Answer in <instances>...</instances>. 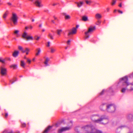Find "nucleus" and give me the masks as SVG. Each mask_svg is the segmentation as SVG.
I'll use <instances>...</instances> for the list:
<instances>
[{
  "label": "nucleus",
  "instance_id": "nucleus-39",
  "mask_svg": "<svg viewBox=\"0 0 133 133\" xmlns=\"http://www.w3.org/2000/svg\"><path fill=\"white\" fill-rule=\"evenodd\" d=\"M22 124V127H24L26 126V124L25 123H21Z\"/></svg>",
  "mask_w": 133,
  "mask_h": 133
},
{
  "label": "nucleus",
  "instance_id": "nucleus-63",
  "mask_svg": "<svg viewBox=\"0 0 133 133\" xmlns=\"http://www.w3.org/2000/svg\"><path fill=\"white\" fill-rule=\"evenodd\" d=\"M32 22H34V19H32Z\"/></svg>",
  "mask_w": 133,
  "mask_h": 133
},
{
  "label": "nucleus",
  "instance_id": "nucleus-4",
  "mask_svg": "<svg viewBox=\"0 0 133 133\" xmlns=\"http://www.w3.org/2000/svg\"><path fill=\"white\" fill-rule=\"evenodd\" d=\"M116 109V106L114 104H108L106 105V110L108 112L114 113L115 112Z\"/></svg>",
  "mask_w": 133,
  "mask_h": 133
},
{
  "label": "nucleus",
  "instance_id": "nucleus-9",
  "mask_svg": "<svg viewBox=\"0 0 133 133\" xmlns=\"http://www.w3.org/2000/svg\"><path fill=\"white\" fill-rule=\"evenodd\" d=\"M34 3L36 6L39 8L42 6L41 4V0H36V1L34 2Z\"/></svg>",
  "mask_w": 133,
  "mask_h": 133
},
{
  "label": "nucleus",
  "instance_id": "nucleus-60",
  "mask_svg": "<svg viewBox=\"0 0 133 133\" xmlns=\"http://www.w3.org/2000/svg\"><path fill=\"white\" fill-rule=\"evenodd\" d=\"M35 59V58H33V59H32V61H34Z\"/></svg>",
  "mask_w": 133,
  "mask_h": 133
},
{
  "label": "nucleus",
  "instance_id": "nucleus-11",
  "mask_svg": "<svg viewBox=\"0 0 133 133\" xmlns=\"http://www.w3.org/2000/svg\"><path fill=\"white\" fill-rule=\"evenodd\" d=\"M44 64L45 65V66H49V65L48 63V62L50 60V59L48 57H44Z\"/></svg>",
  "mask_w": 133,
  "mask_h": 133
},
{
  "label": "nucleus",
  "instance_id": "nucleus-30",
  "mask_svg": "<svg viewBox=\"0 0 133 133\" xmlns=\"http://www.w3.org/2000/svg\"><path fill=\"white\" fill-rule=\"evenodd\" d=\"M62 31V30H57V33L58 35L59 36H60L61 32Z\"/></svg>",
  "mask_w": 133,
  "mask_h": 133
},
{
  "label": "nucleus",
  "instance_id": "nucleus-64",
  "mask_svg": "<svg viewBox=\"0 0 133 133\" xmlns=\"http://www.w3.org/2000/svg\"><path fill=\"white\" fill-rule=\"evenodd\" d=\"M16 133H19V132L18 131H17L16 132Z\"/></svg>",
  "mask_w": 133,
  "mask_h": 133
},
{
  "label": "nucleus",
  "instance_id": "nucleus-25",
  "mask_svg": "<svg viewBox=\"0 0 133 133\" xmlns=\"http://www.w3.org/2000/svg\"><path fill=\"white\" fill-rule=\"evenodd\" d=\"M28 36V34L26 32L24 31L22 35V37L24 38H26Z\"/></svg>",
  "mask_w": 133,
  "mask_h": 133
},
{
  "label": "nucleus",
  "instance_id": "nucleus-18",
  "mask_svg": "<svg viewBox=\"0 0 133 133\" xmlns=\"http://www.w3.org/2000/svg\"><path fill=\"white\" fill-rule=\"evenodd\" d=\"M51 128L52 127L51 126H48L45 129V130L43 132V133H47L51 129Z\"/></svg>",
  "mask_w": 133,
  "mask_h": 133
},
{
  "label": "nucleus",
  "instance_id": "nucleus-24",
  "mask_svg": "<svg viewBox=\"0 0 133 133\" xmlns=\"http://www.w3.org/2000/svg\"><path fill=\"white\" fill-rule=\"evenodd\" d=\"M9 13V11H6L4 14L3 16V18H5Z\"/></svg>",
  "mask_w": 133,
  "mask_h": 133
},
{
  "label": "nucleus",
  "instance_id": "nucleus-21",
  "mask_svg": "<svg viewBox=\"0 0 133 133\" xmlns=\"http://www.w3.org/2000/svg\"><path fill=\"white\" fill-rule=\"evenodd\" d=\"M82 21L85 22L89 21L88 17L86 16H82Z\"/></svg>",
  "mask_w": 133,
  "mask_h": 133
},
{
  "label": "nucleus",
  "instance_id": "nucleus-27",
  "mask_svg": "<svg viewBox=\"0 0 133 133\" xmlns=\"http://www.w3.org/2000/svg\"><path fill=\"white\" fill-rule=\"evenodd\" d=\"M25 64L24 62L23 61H21V66L23 68L25 67Z\"/></svg>",
  "mask_w": 133,
  "mask_h": 133
},
{
  "label": "nucleus",
  "instance_id": "nucleus-15",
  "mask_svg": "<svg viewBox=\"0 0 133 133\" xmlns=\"http://www.w3.org/2000/svg\"><path fill=\"white\" fill-rule=\"evenodd\" d=\"M133 115L131 114H129L127 116V118L129 121H132V120Z\"/></svg>",
  "mask_w": 133,
  "mask_h": 133
},
{
  "label": "nucleus",
  "instance_id": "nucleus-56",
  "mask_svg": "<svg viewBox=\"0 0 133 133\" xmlns=\"http://www.w3.org/2000/svg\"><path fill=\"white\" fill-rule=\"evenodd\" d=\"M45 31V30L44 29H43L42 30V31L43 32L44 31Z\"/></svg>",
  "mask_w": 133,
  "mask_h": 133
},
{
  "label": "nucleus",
  "instance_id": "nucleus-45",
  "mask_svg": "<svg viewBox=\"0 0 133 133\" xmlns=\"http://www.w3.org/2000/svg\"><path fill=\"white\" fill-rule=\"evenodd\" d=\"M101 23V22L100 21H97V24L98 25H99Z\"/></svg>",
  "mask_w": 133,
  "mask_h": 133
},
{
  "label": "nucleus",
  "instance_id": "nucleus-35",
  "mask_svg": "<svg viewBox=\"0 0 133 133\" xmlns=\"http://www.w3.org/2000/svg\"><path fill=\"white\" fill-rule=\"evenodd\" d=\"M86 3L87 4L90 5V4L91 3V1H88L87 0L85 1Z\"/></svg>",
  "mask_w": 133,
  "mask_h": 133
},
{
  "label": "nucleus",
  "instance_id": "nucleus-3",
  "mask_svg": "<svg viewBox=\"0 0 133 133\" xmlns=\"http://www.w3.org/2000/svg\"><path fill=\"white\" fill-rule=\"evenodd\" d=\"M96 29L95 26H91L88 28V30L84 32V39H86L90 37V35Z\"/></svg>",
  "mask_w": 133,
  "mask_h": 133
},
{
  "label": "nucleus",
  "instance_id": "nucleus-16",
  "mask_svg": "<svg viewBox=\"0 0 133 133\" xmlns=\"http://www.w3.org/2000/svg\"><path fill=\"white\" fill-rule=\"evenodd\" d=\"M2 133H14L12 131L9 129L5 130Z\"/></svg>",
  "mask_w": 133,
  "mask_h": 133
},
{
  "label": "nucleus",
  "instance_id": "nucleus-61",
  "mask_svg": "<svg viewBox=\"0 0 133 133\" xmlns=\"http://www.w3.org/2000/svg\"><path fill=\"white\" fill-rule=\"evenodd\" d=\"M75 131H76V132H78V131L77 130V129H75Z\"/></svg>",
  "mask_w": 133,
  "mask_h": 133
},
{
  "label": "nucleus",
  "instance_id": "nucleus-28",
  "mask_svg": "<svg viewBox=\"0 0 133 133\" xmlns=\"http://www.w3.org/2000/svg\"><path fill=\"white\" fill-rule=\"evenodd\" d=\"M6 60L5 59L3 58H0V62L3 63H4Z\"/></svg>",
  "mask_w": 133,
  "mask_h": 133
},
{
  "label": "nucleus",
  "instance_id": "nucleus-34",
  "mask_svg": "<svg viewBox=\"0 0 133 133\" xmlns=\"http://www.w3.org/2000/svg\"><path fill=\"white\" fill-rule=\"evenodd\" d=\"M105 104H103L100 106V108L102 110H103L104 109L103 108Z\"/></svg>",
  "mask_w": 133,
  "mask_h": 133
},
{
  "label": "nucleus",
  "instance_id": "nucleus-10",
  "mask_svg": "<svg viewBox=\"0 0 133 133\" xmlns=\"http://www.w3.org/2000/svg\"><path fill=\"white\" fill-rule=\"evenodd\" d=\"M18 49L23 53L25 52H26V51H30V50L28 48H26L24 50L23 47L20 46H18Z\"/></svg>",
  "mask_w": 133,
  "mask_h": 133
},
{
  "label": "nucleus",
  "instance_id": "nucleus-58",
  "mask_svg": "<svg viewBox=\"0 0 133 133\" xmlns=\"http://www.w3.org/2000/svg\"><path fill=\"white\" fill-rule=\"evenodd\" d=\"M56 4H55V3H54L53 4H52V5L53 6H55V5H56Z\"/></svg>",
  "mask_w": 133,
  "mask_h": 133
},
{
  "label": "nucleus",
  "instance_id": "nucleus-53",
  "mask_svg": "<svg viewBox=\"0 0 133 133\" xmlns=\"http://www.w3.org/2000/svg\"><path fill=\"white\" fill-rule=\"evenodd\" d=\"M8 5H11V4L10 3H8Z\"/></svg>",
  "mask_w": 133,
  "mask_h": 133
},
{
  "label": "nucleus",
  "instance_id": "nucleus-44",
  "mask_svg": "<svg viewBox=\"0 0 133 133\" xmlns=\"http://www.w3.org/2000/svg\"><path fill=\"white\" fill-rule=\"evenodd\" d=\"M29 29H31L33 27L31 25H30L28 26Z\"/></svg>",
  "mask_w": 133,
  "mask_h": 133
},
{
  "label": "nucleus",
  "instance_id": "nucleus-2",
  "mask_svg": "<svg viewBox=\"0 0 133 133\" xmlns=\"http://www.w3.org/2000/svg\"><path fill=\"white\" fill-rule=\"evenodd\" d=\"M98 116L97 115H94L92 116L91 119L93 122L96 123H98L100 124H105L108 123V117L105 116H103L97 119Z\"/></svg>",
  "mask_w": 133,
  "mask_h": 133
},
{
  "label": "nucleus",
  "instance_id": "nucleus-1",
  "mask_svg": "<svg viewBox=\"0 0 133 133\" xmlns=\"http://www.w3.org/2000/svg\"><path fill=\"white\" fill-rule=\"evenodd\" d=\"M117 86V88L122 89L121 92L122 93H124L127 91L133 90V82L130 83L128 82L127 76L120 78Z\"/></svg>",
  "mask_w": 133,
  "mask_h": 133
},
{
  "label": "nucleus",
  "instance_id": "nucleus-26",
  "mask_svg": "<svg viewBox=\"0 0 133 133\" xmlns=\"http://www.w3.org/2000/svg\"><path fill=\"white\" fill-rule=\"evenodd\" d=\"M50 49V52L52 53L55 52L56 50V49L54 48H51Z\"/></svg>",
  "mask_w": 133,
  "mask_h": 133
},
{
  "label": "nucleus",
  "instance_id": "nucleus-22",
  "mask_svg": "<svg viewBox=\"0 0 133 133\" xmlns=\"http://www.w3.org/2000/svg\"><path fill=\"white\" fill-rule=\"evenodd\" d=\"M75 3L77 5V6L78 7H81L83 4V2L82 1L80 2H76Z\"/></svg>",
  "mask_w": 133,
  "mask_h": 133
},
{
  "label": "nucleus",
  "instance_id": "nucleus-19",
  "mask_svg": "<svg viewBox=\"0 0 133 133\" xmlns=\"http://www.w3.org/2000/svg\"><path fill=\"white\" fill-rule=\"evenodd\" d=\"M101 15L99 13L96 14L95 15V18L98 20L102 18Z\"/></svg>",
  "mask_w": 133,
  "mask_h": 133
},
{
  "label": "nucleus",
  "instance_id": "nucleus-13",
  "mask_svg": "<svg viewBox=\"0 0 133 133\" xmlns=\"http://www.w3.org/2000/svg\"><path fill=\"white\" fill-rule=\"evenodd\" d=\"M51 32H52V34L49 32L48 36L49 37L50 39H54V38L53 35H54V33L52 30L51 31Z\"/></svg>",
  "mask_w": 133,
  "mask_h": 133
},
{
  "label": "nucleus",
  "instance_id": "nucleus-31",
  "mask_svg": "<svg viewBox=\"0 0 133 133\" xmlns=\"http://www.w3.org/2000/svg\"><path fill=\"white\" fill-rule=\"evenodd\" d=\"M17 80V79H16V80L15 81H14L13 79H12V80H10L9 81V84H12L15 82V81H16Z\"/></svg>",
  "mask_w": 133,
  "mask_h": 133
},
{
  "label": "nucleus",
  "instance_id": "nucleus-50",
  "mask_svg": "<svg viewBox=\"0 0 133 133\" xmlns=\"http://www.w3.org/2000/svg\"><path fill=\"white\" fill-rule=\"evenodd\" d=\"M28 29H29V27L28 26H26L25 27V29L26 30Z\"/></svg>",
  "mask_w": 133,
  "mask_h": 133
},
{
  "label": "nucleus",
  "instance_id": "nucleus-52",
  "mask_svg": "<svg viewBox=\"0 0 133 133\" xmlns=\"http://www.w3.org/2000/svg\"><path fill=\"white\" fill-rule=\"evenodd\" d=\"M29 51H27L25 52H26V55H28V52Z\"/></svg>",
  "mask_w": 133,
  "mask_h": 133
},
{
  "label": "nucleus",
  "instance_id": "nucleus-7",
  "mask_svg": "<svg viewBox=\"0 0 133 133\" xmlns=\"http://www.w3.org/2000/svg\"><path fill=\"white\" fill-rule=\"evenodd\" d=\"M71 127H63L59 129L58 131V133H62L63 132L68 130L71 128Z\"/></svg>",
  "mask_w": 133,
  "mask_h": 133
},
{
  "label": "nucleus",
  "instance_id": "nucleus-14",
  "mask_svg": "<svg viewBox=\"0 0 133 133\" xmlns=\"http://www.w3.org/2000/svg\"><path fill=\"white\" fill-rule=\"evenodd\" d=\"M63 15L65 17V19L68 20L70 19L71 18V16L67 14L66 13H63Z\"/></svg>",
  "mask_w": 133,
  "mask_h": 133
},
{
  "label": "nucleus",
  "instance_id": "nucleus-41",
  "mask_svg": "<svg viewBox=\"0 0 133 133\" xmlns=\"http://www.w3.org/2000/svg\"><path fill=\"white\" fill-rule=\"evenodd\" d=\"M71 42V40H68L67 42V44L68 45H70V43Z\"/></svg>",
  "mask_w": 133,
  "mask_h": 133
},
{
  "label": "nucleus",
  "instance_id": "nucleus-57",
  "mask_svg": "<svg viewBox=\"0 0 133 133\" xmlns=\"http://www.w3.org/2000/svg\"><path fill=\"white\" fill-rule=\"evenodd\" d=\"M8 60L9 61H11V59L10 58H8Z\"/></svg>",
  "mask_w": 133,
  "mask_h": 133
},
{
  "label": "nucleus",
  "instance_id": "nucleus-5",
  "mask_svg": "<svg viewBox=\"0 0 133 133\" xmlns=\"http://www.w3.org/2000/svg\"><path fill=\"white\" fill-rule=\"evenodd\" d=\"M18 18L16 14L14 13L12 14V16L11 17V20L12 21L15 25L17 24V22Z\"/></svg>",
  "mask_w": 133,
  "mask_h": 133
},
{
  "label": "nucleus",
  "instance_id": "nucleus-23",
  "mask_svg": "<svg viewBox=\"0 0 133 133\" xmlns=\"http://www.w3.org/2000/svg\"><path fill=\"white\" fill-rule=\"evenodd\" d=\"M11 68H12L14 69H16L17 68V64H12L10 66Z\"/></svg>",
  "mask_w": 133,
  "mask_h": 133
},
{
  "label": "nucleus",
  "instance_id": "nucleus-46",
  "mask_svg": "<svg viewBox=\"0 0 133 133\" xmlns=\"http://www.w3.org/2000/svg\"><path fill=\"white\" fill-rule=\"evenodd\" d=\"M118 11L119 13H120L121 14H122L123 13L122 11H121V10H118Z\"/></svg>",
  "mask_w": 133,
  "mask_h": 133
},
{
  "label": "nucleus",
  "instance_id": "nucleus-32",
  "mask_svg": "<svg viewBox=\"0 0 133 133\" xmlns=\"http://www.w3.org/2000/svg\"><path fill=\"white\" fill-rule=\"evenodd\" d=\"M126 126L125 125H122L121 126L117 128V129H118L119 128H120L121 129H122L123 128L126 127Z\"/></svg>",
  "mask_w": 133,
  "mask_h": 133
},
{
  "label": "nucleus",
  "instance_id": "nucleus-6",
  "mask_svg": "<svg viewBox=\"0 0 133 133\" xmlns=\"http://www.w3.org/2000/svg\"><path fill=\"white\" fill-rule=\"evenodd\" d=\"M1 74L2 75H5L6 74V69L3 66H1L0 68Z\"/></svg>",
  "mask_w": 133,
  "mask_h": 133
},
{
  "label": "nucleus",
  "instance_id": "nucleus-33",
  "mask_svg": "<svg viewBox=\"0 0 133 133\" xmlns=\"http://www.w3.org/2000/svg\"><path fill=\"white\" fill-rule=\"evenodd\" d=\"M116 2V0H112V2L111 3V5H114L115 4Z\"/></svg>",
  "mask_w": 133,
  "mask_h": 133
},
{
  "label": "nucleus",
  "instance_id": "nucleus-40",
  "mask_svg": "<svg viewBox=\"0 0 133 133\" xmlns=\"http://www.w3.org/2000/svg\"><path fill=\"white\" fill-rule=\"evenodd\" d=\"M27 62L29 64H30L31 63V60L28 58L27 59Z\"/></svg>",
  "mask_w": 133,
  "mask_h": 133
},
{
  "label": "nucleus",
  "instance_id": "nucleus-29",
  "mask_svg": "<svg viewBox=\"0 0 133 133\" xmlns=\"http://www.w3.org/2000/svg\"><path fill=\"white\" fill-rule=\"evenodd\" d=\"M19 32V31L18 30H15L14 32V33L16 34V37H18V33Z\"/></svg>",
  "mask_w": 133,
  "mask_h": 133
},
{
  "label": "nucleus",
  "instance_id": "nucleus-42",
  "mask_svg": "<svg viewBox=\"0 0 133 133\" xmlns=\"http://www.w3.org/2000/svg\"><path fill=\"white\" fill-rule=\"evenodd\" d=\"M50 42H48L47 43V44L46 45V46L47 47H49L50 46Z\"/></svg>",
  "mask_w": 133,
  "mask_h": 133
},
{
  "label": "nucleus",
  "instance_id": "nucleus-49",
  "mask_svg": "<svg viewBox=\"0 0 133 133\" xmlns=\"http://www.w3.org/2000/svg\"><path fill=\"white\" fill-rule=\"evenodd\" d=\"M79 25H76V28L77 29V28L79 27Z\"/></svg>",
  "mask_w": 133,
  "mask_h": 133
},
{
  "label": "nucleus",
  "instance_id": "nucleus-17",
  "mask_svg": "<svg viewBox=\"0 0 133 133\" xmlns=\"http://www.w3.org/2000/svg\"><path fill=\"white\" fill-rule=\"evenodd\" d=\"M19 52L18 51H15L13 54L12 55L15 57H17L18 55Z\"/></svg>",
  "mask_w": 133,
  "mask_h": 133
},
{
  "label": "nucleus",
  "instance_id": "nucleus-20",
  "mask_svg": "<svg viewBox=\"0 0 133 133\" xmlns=\"http://www.w3.org/2000/svg\"><path fill=\"white\" fill-rule=\"evenodd\" d=\"M36 50L37 52L35 54V55L36 56H37L39 55L41 52V51L40 49L39 48L37 49Z\"/></svg>",
  "mask_w": 133,
  "mask_h": 133
},
{
  "label": "nucleus",
  "instance_id": "nucleus-12",
  "mask_svg": "<svg viewBox=\"0 0 133 133\" xmlns=\"http://www.w3.org/2000/svg\"><path fill=\"white\" fill-rule=\"evenodd\" d=\"M76 29L75 28H74L71 31L69 32L68 34V36H69L71 35L75 34L76 32Z\"/></svg>",
  "mask_w": 133,
  "mask_h": 133
},
{
  "label": "nucleus",
  "instance_id": "nucleus-59",
  "mask_svg": "<svg viewBox=\"0 0 133 133\" xmlns=\"http://www.w3.org/2000/svg\"><path fill=\"white\" fill-rule=\"evenodd\" d=\"M116 11L117 10H115L114 11V13H115L116 12Z\"/></svg>",
  "mask_w": 133,
  "mask_h": 133
},
{
  "label": "nucleus",
  "instance_id": "nucleus-43",
  "mask_svg": "<svg viewBox=\"0 0 133 133\" xmlns=\"http://www.w3.org/2000/svg\"><path fill=\"white\" fill-rule=\"evenodd\" d=\"M8 113H6L5 114V118H6L8 116Z\"/></svg>",
  "mask_w": 133,
  "mask_h": 133
},
{
  "label": "nucleus",
  "instance_id": "nucleus-8",
  "mask_svg": "<svg viewBox=\"0 0 133 133\" xmlns=\"http://www.w3.org/2000/svg\"><path fill=\"white\" fill-rule=\"evenodd\" d=\"M113 88L111 87L108 90H103L100 93V95H103L104 93L105 92H113Z\"/></svg>",
  "mask_w": 133,
  "mask_h": 133
},
{
  "label": "nucleus",
  "instance_id": "nucleus-37",
  "mask_svg": "<svg viewBox=\"0 0 133 133\" xmlns=\"http://www.w3.org/2000/svg\"><path fill=\"white\" fill-rule=\"evenodd\" d=\"M129 77L133 79V72L129 75Z\"/></svg>",
  "mask_w": 133,
  "mask_h": 133
},
{
  "label": "nucleus",
  "instance_id": "nucleus-62",
  "mask_svg": "<svg viewBox=\"0 0 133 133\" xmlns=\"http://www.w3.org/2000/svg\"><path fill=\"white\" fill-rule=\"evenodd\" d=\"M68 46H67V47H65V49H67V48H68Z\"/></svg>",
  "mask_w": 133,
  "mask_h": 133
},
{
  "label": "nucleus",
  "instance_id": "nucleus-36",
  "mask_svg": "<svg viewBox=\"0 0 133 133\" xmlns=\"http://www.w3.org/2000/svg\"><path fill=\"white\" fill-rule=\"evenodd\" d=\"M32 36H27V37L26 38L27 40H29L32 39Z\"/></svg>",
  "mask_w": 133,
  "mask_h": 133
},
{
  "label": "nucleus",
  "instance_id": "nucleus-48",
  "mask_svg": "<svg viewBox=\"0 0 133 133\" xmlns=\"http://www.w3.org/2000/svg\"><path fill=\"white\" fill-rule=\"evenodd\" d=\"M53 17L54 19L55 20H56L57 19V18L55 16H54Z\"/></svg>",
  "mask_w": 133,
  "mask_h": 133
},
{
  "label": "nucleus",
  "instance_id": "nucleus-54",
  "mask_svg": "<svg viewBox=\"0 0 133 133\" xmlns=\"http://www.w3.org/2000/svg\"><path fill=\"white\" fill-rule=\"evenodd\" d=\"M51 22H52V23H55L54 21L53 20H51Z\"/></svg>",
  "mask_w": 133,
  "mask_h": 133
},
{
  "label": "nucleus",
  "instance_id": "nucleus-38",
  "mask_svg": "<svg viewBox=\"0 0 133 133\" xmlns=\"http://www.w3.org/2000/svg\"><path fill=\"white\" fill-rule=\"evenodd\" d=\"M40 37L36 36L35 37V39L37 40H38L40 38Z\"/></svg>",
  "mask_w": 133,
  "mask_h": 133
},
{
  "label": "nucleus",
  "instance_id": "nucleus-51",
  "mask_svg": "<svg viewBox=\"0 0 133 133\" xmlns=\"http://www.w3.org/2000/svg\"><path fill=\"white\" fill-rule=\"evenodd\" d=\"M119 6L120 7H121L122 6V4L121 3H120L119 5Z\"/></svg>",
  "mask_w": 133,
  "mask_h": 133
},
{
  "label": "nucleus",
  "instance_id": "nucleus-47",
  "mask_svg": "<svg viewBox=\"0 0 133 133\" xmlns=\"http://www.w3.org/2000/svg\"><path fill=\"white\" fill-rule=\"evenodd\" d=\"M109 8H107L106 10L107 12H109Z\"/></svg>",
  "mask_w": 133,
  "mask_h": 133
},
{
  "label": "nucleus",
  "instance_id": "nucleus-55",
  "mask_svg": "<svg viewBox=\"0 0 133 133\" xmlns=\"http://www.w3.org/2000/svg\"><path fill=\"white\" fill-rule=\"evenodd\" d=\"M42 24H39V27H42Z\"/></svg>",
  "mask_w": 133,
  "mask_h": 133
}]
</instances>
